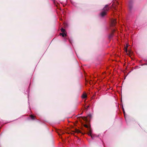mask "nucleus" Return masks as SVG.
<instances>
[{"label": "nucleus", "instance_id": "obj_9", "mask_svg": "<svg viewBox=\"0 0 147 147\" xmlns=\"http://www.w3.org/2000/svg\"><path fill=\"white\" fill-rule=\"evenodd\" d=\"M128 47V45L127 44L126 45V47H125V51L126 52H127V47Z\"/></svg>", "mask_w": 147, "mask_h": 147}, {"label": "nucleus", "instance_id": "obj_1", "mask_svg": "<svg viewBox=\"0 0 147 147\" xmlns=\"http://www.w3.org/2000/svg\"><path fill=\"white\" fill-rule=\"evenodd\" d=\"M109 9V6L108 5H106L103 8V11L101 13L100 15L102 17H103L105 16L108 11Z\"/></svg>", "mask_w": 147, "mask_h": 147}, {"label": "nucleus", "instance_id": "obj_3", "mask_svg": "<svg viewBox=\"0 0 147 147\" xmlns=\"http://www.w3.org/2000/svg\"><path fill=\"white\" fill-rule=\"evenodd\" d=\"M117 23V21L115 19H112L111 20V24L112 26H115V24Z\"/></svg>", "mask_w": 147, "mask_h": 147}, {"label": "nucleus", "instance_id": "obj_14", "mask_svg": "<svg viewBox=\"0 0 147 147\" xmlns=\"http://www.w3.org/2000/svg\"><path fill=\"white\" fill-rule=\"evenodd\" d=\"M86 119H87V118H86Z\"/></svg>", "mask_w": 147, "mask_h": 147}, {"label": "nucleus", "instance_id": "obj_4", "mask_svg": "<svg viewBox=\"0 0 147 147\" xmlns=\"http://www.w3.org/2000/svg\"><path fill=\"white\" fill-rule=\"evenodd\" d=\"M60 35H61L63 37H64L65 36H66V34L65 33V32H63L62 33H61L60 34Z\"/></svg>", "mask_w": 147, "mask_h": 147}, {"label": "nucleus", "instance_id": "obj_7", "mask_svg": "<svg viewBox=\"0 0 147 147\" xmlns=\"http://www.w3.org/2000/svg\"><path fill=\"white\" fill-rule=\"evenodd\" d=\"M113 36V33H112L111 34H110L109 36V38H111Z\"/></svg>", "mask_w": 147, "mask_h": 147}, {"label": "nucleus", "instance_id": "obj_10", "mask_svg": "<svg viewBox=\"0 0 147 147\" xmlns=\"http://www.w3.org/2000/svg\"><path fill=\"white\" fill-rule=\"evenodd\" d=\"M86 107H87L86 108V107H85V109H86V110H87L88 108L89 107V106H88Z\"/></svg>", "mask_w": 147, "mask_h": 147}, {"label": "nucleus", "instance_id": "obj_6", "mask_svg": "<svg viewBox=\"0 0 147 147\" xmlns=\"http://www.w3.org/2000/svg\"><path fill=\"white\" fill-rule=\"evenodd\" d=\"M30 117L31 119H32L33 120H34L35 119V116H33V115H31L30 116Z\"/></svg>", "mask_w": 147, "mask_h": 147}, {"label": "nucleus", "instance_id": "obj_8", "mask_svg": "<svg viewBox=\"0 0 147 147\" xmlns=\"http://www.w3.org/2000/svg\"><path fill=\"white\" fill-rule=\"evenodd\" d=\"M61 31L62 32H65V30L63 28H61Z\"/></svg>", "mask_w": 147, "mask_h": 147}, {"label": "nucleus", "instance_id": "obj_12", "mask_svg": "<svg viewBox=\"0 0 147 147\" xmlns=\"http://www.w3.org/2000/svg\"><path fill=\"white\" fill-rule=\"evenodd\" d=\"M69 42L70 43H71V40H70L69 39Z\"/></svg>", "mask_w": 147, "mask_h": 147}, {"label": "nucleus", "instance_id": "obj_2", "mask_svg": "<svg viewBox=\"0 0 147 147\" xmlns=\"http://www.w3.org/2000/svg\"><path fill=\"white\" fill-rule=\"evenodd\" d=\"M84 126L86 127L88 129V135L90 136H91L92 139H94L95 137V135L92 134V131L90 127H89V126L87 125H85Z\"/></svg>", "mask_w": 147, "mask_h": 147}, {"label": "nucleus", "instance_id": "obj_5", "mask_svg": "<svg viewBox=\"0 0 147 147\" xmlns=\"http://www.w3.org/2000/svg\"><path fill=\"white\" fill-rule=\"evenodd\" d=\"M87 96V95L86 94H83L82 96V98H86Z\"/></svg>", "mask_w": 147, "mask_h": 147}, {"label": "nucleus", "instance_id": "obj_11", "mask_svg": "<svg viewBox=\"0 0 147 147\" xmlns=\"http://www.w3.org/2000/svg\"><path fill=\"white\" fill-rule=\"evenodd\" d=\"M88 117H91V115L90 114L88 115Z\"/></svg>", "mask_w": 147, "mask_h": 147}, {"label": "nucleus", "instance_id": "obj_13", "mask_svg": "<svg viewBox=\"0 0 147 147\" xmlns=\"http://www.w3.org/2000/svg\"><path fill=\"white\" fill-rule=\"evenodd\" d=\"M123 111L124 113V114L125 113V111H124V109H123Z\"/></svg>", "mask_w": 147, "mask_h": 147}]
</instances>
